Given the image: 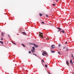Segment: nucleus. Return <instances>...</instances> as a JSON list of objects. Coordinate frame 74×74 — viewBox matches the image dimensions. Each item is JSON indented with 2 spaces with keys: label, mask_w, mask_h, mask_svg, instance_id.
Instances as JSON below:
<instances>
[{
  "label": "nucleus",
  "mask_w": 74,
  "mask_h": 74,
  "mask_svg": "<svg viewBox=\"0 0 74 74\" xmlns=\"http://www.w3.org/2000/svg\"><path fill=\"white\" fill-rule=\"evenodd\" d=\"M8 36L9 37H11V36H10L9 35H8Z\"/></svg>",
  "instance_id": "b1692460"
},
{
  "label": "nucleus",
  "mask_w": 74,
  "mask_h": 74,
  "mask_svg": "<svg viewBox=\"0 0 74 74\" xmlns=\"http://www.w3.org/2000/svg\"><path fill=\"white\" fill-rule=\"evenodd\" d=\"M1 40H3V38H1Z\"/></svg>",
  "instance_id": "473e14b6"
},
{
  "label": "nucleus",
  "mask_w": 74,
  "mask_h": 74,
  "mask_svg": "<svg viewBox=\"0 0 74 74\" xmlns=\"http://www.w3.org/2000/svg\"><path fill=\"white\" fill-rule=\"evenodd\" d=\"M52 5H53V6H54L55 5H56V4H52Z\"/></svg>",
  "instance_id": "f3484780"
},
{
  "label": "nucleus",
  "mask_w": 74,
  "mask_h": 74,
  "mask_svg": "<svg viewBox=\"0 0 74 74\" xmlns=\"http://www.w3.org/2000/svg\"><path fill=\"white\" fill-rule=\"evenodd\" d=\"M69 49H67V48H66V51H69Z\"/></svg>",
  "instance_id": "6ab92c4d"
},
{
  "label": "nucleus",
  "mask_w": 74,
  "mask_h": 74,
  "mask_svg": "<svg viewBox=\"0 0 74 74\" xmlns=\"http://www.w3.org/2000/svg\"><path fill=\"white\" fill-rule=\"evenodd\" d=\"M73 58H74V56H73Z\"/></svg>",
  "instance_id": "c9c22d12"
},
{
  "label": "nucleus",
  "mask_w": 74,
  "mask_h": 74,
  "mask_svg": "<svg viewBox=\"0 0 74 74\" xmlns=\"http://www.w3.org/2000/svg\"><path fill=\"white\" fill-rule=\"evenodd\" d=\"M34 46L35 47V48H38V46L36 44H34Z\"/></svg>",
  "instance_id": "39448f33"
},
{
  "label": "nucleus",
  "mask_w": 74,
  "mask_h": 74,
  "mask_svg": "<svg viewBox=\"0 0 74 74\" xmlns=\"http://www.w3.org/2000/svg\"><path fill=\"white\" fill-rule=\"evenodd\" d=\"M45 67H47L48 65H47V64H46L45 65Z\"/></svg>",
  "instance_id": "2eb2a0df"
},
{
  "label": "nucleus",
  "mask_w": 74,
  "mask_h": 74,
  "mask_svg": "<svg viewBox=\"0 0 74 74\" xmlns=\"http://www.w3.org/2000/svg\"><path fill=\"white\" fill-rule=\"evenodd\" d=\"M51 53H54L55 52V51H51Z\"/></svg>",
  "instance_id": "9b49d317"
},
{
  "label": "nucleus",
  "mask_w": 74,
  "mask_h": 74,
  "mask_svg": "<svg viewBox=\"0 0 74 74\" xmlns=\"http://www.w3.org/2000/svg\"><path fill=\"white\" fill-rule=\"evenodd\" d=\"M57 29H58V30L57 31V32H59L60 31V30L62 29L61 28H59V27H57Z\"/></svg>",
  "instance_id": "7ed1b4c3"
},
{
  "label": "nucleus",
  "mask_w": 74,
  "mask_h": 74,
  "mask_svg": "<svg viewBox=\"0 0 74 74\" xmlns=\"http://www.w3.org/2000/svg\"><path fill=\"white\" fill-rule=\"evenodd\" d=\"M39 15H40V16H42V14H41V13H40Z\"/></svg>",
  "instance_id": "ddd939ff"
},
{
  "label": "nucleus",
  "mask_w": 74,
  "mask_h": 74,
  "mask_svg": "<svg viewBox=\"0 0 74 74\" xmlns=\"http://www.w3.org/2000/svg\"><path fill=\"white\" fill-rule=\"evenodd\" d=\"M47 40H48V39H49V38H46Z\"/></svg>",
  "instance_id": "c85d7f7f"
},
{
  "label": "nucleus",
  "mask_w": 74,
  "mask_h": 74,
  "mask_svg": "<svg viewBox=\"0 0 74 74\" xmlns=\"http://www.w3.org/2000/svg\"><path fill=\"white\" fill-rule=\"evenodd\" d=\"M56 1L57 2H58V0H56Z\"/></svg>",
  "instance_id": "72a5a7b5"
},
{
  "label": "nucleus",
  "mask_w": 74,
  "mask_h": 74,
  "mask_svg": "<svg viewBox=\"0 0 74 74\" xmlns=\"http://www.w3.org/2000/svg\"><path fill=\"white\" fill-rule=\"evenodd\" d=\"M65 44H67V42H65Z\"/></svg>",
  "instance_id": "cd10ccee"
},
{
  "label": "nucleus",
  "mask_w": 74,
  "mask_h": 74,
  "mask_svg": "<svg viewBox=\"0 0 74 74\" xmlns=\"http://www.w3.org/2000/svg\"><path fill=\"white\" fill-rule=\"evenodd\" d=\"M61 32L63 33H65L64 31H61Z\"/></svg>",
  "instance_id": "9d476101"
},
{
  "label": "nucleus",
  "mask_w": 74,
  "mask_h": 74,
  "mask_svg": "<svg viewBox=\"0 0 74 74\" xmlns=\"http://www.w3.org/2000/svg\"><path fill=\"white\" fill-rule=\"evenodd\" d=\"M49 74H51V73H49Z\"/></svg>",
  "instance_id": "f704fd0d"
},
{
  "label": "nucleus",
  "mask_w": 74,
  "mask_h": 74,
  "mask_svg": "<svg viewBox=\"0 0 74 74\" xmlns=\"http://www.w3.org/2000/svg\"><path fill=\"white\" fill-rule=\"evenodd\" d=\"M42 61L43 63H44V61L43 60H42Z\"/></svg>",
  "instance_id": "a211bd4d"
},
{
  "label": "nucleus",
  "mask_w": 74,
  "mask_h": 74,
  "mask_svg": "<svg viewBox=\"0 0 74 74\" xmlns=\"http://www.w3.org/2000/svg\"><path fill=\"white\" fill-rule=\"evenodd\" d=\"M48 73H49V72H48Z\"/></svg>",
  "instance_id": "e433bc0d"
},
{
  "label": "nucleus",
  "mask_w": 74,
  "mask_h": 74,
  "mask_svg": "<svg viewBox=\"0 0 74 74\" xmlns=\"http://www.w3.org/2000/svg\"><path fill=\"white\" fill-rule=\"evenodd\" d=\"M42 55L43 56H45V55H44V53H42Z\"/></svg>",
  "instance_id": "412c9836"
},
{
  "label": "nucleus",
  "mask_w": 74,
  "mask_h": 74,
  "mask_svg": "<svg viewBox=\"0 0 74 74\" xmlns=\"http://www.w3.org/2000/svg\"><path fill=\"white\" fill-rule=\"evenodd\" d=\"M58 54H60V55H61V54H60V51L58 52Z\"/></svg>",
  "instance_id": "dca6fc26"
},
{
  "label": "nucleus",
  "mask_w": 74,
  "mask_h": 74,
  "mask_svg": "<svg viewBox=\"0 0 74 74\" xmlns=\"http://www.w3.org/2000/svg\"><path fill=\"white\" fill-rule=\"evenodd\" d=\"M33 54L34 55H35L36 56H37V55H36V54H35L34 53V54Z\"/></svg>",
  "instance_id": "c756f323"
},
{
  "label": "nucleus",
  "mask_w": 74,
  "mask_h": 74,
  "mask_svg": "<svg viewBox=\"0 0 74 74\" xmlns=\"http://www.w3.org/2000/svg\"><path fill=\"white\" fill-rule=\"evenodd\" d=\"M1 35L2 36H3V32L2 33Z\"/></svg>",
  "instance_id": "bb28decb"
},
{
  "label": "nucleus",
  "mask_w": 74,
  "mask_h": 74,
  "mask_svg": "<svg viewBox=\"0 0 74 74\" xmlns=\"http://www.w3.org/2000/svg\"><path fill=\"white\" fill-rule=\"evenodd\" d=\"M65 48H66V47H63V49H65Z\"/></svg>",
  "instance_id": "aec40b11"
},
{
  "label": "nucleus",
  "mask_w": 74,
  "mask_h": 74,
  "mask_svg": "<svg viewBox=\"0 0 74 74\" xmlns=\"http://www.w3.org/2000/svg\"><path fill=\"white\" fill-rule=\"evenodd\" d=\"M70 63L71 64H73V62H72V60H71L70 61Z\"/></svg>",
  "instance_id": "0eeeda50"
},
{
  "label": "nucleus",
  "mask_w": 74,
  "mask_h": 74,
  "mask_svg": "<svg viewBox=\"0 0 74 74\" xmlns=\"http://www.w3.org/2000/svg\"><path fill=\"white\" fill-rule=\"evenodd\" d=\"M46 17H48V15H47V14H46Z\"/></svg>",
  "instance_id": "4be33fe9"
},
{
  "label": "nucleus",
  "mask_w": 74,
  "mask_h": 74,
  "mask_svg": "<svg viewBox=\"0 0 74 74\" xmlns=\"http://www.w3.org/2000/svg\"><path fill=\"white\" fill-rule=\"evenodd\" d=\"M51 47L52 48H55V45H52L51 46Z\"/></svg>",
  "instance_id": "423d86ee"
},
{
  "label": "nucleus",
  "mask_w": 74,
  "mask_h": 74,
  "mask_svg": "<svg viewBox=\"0 0 74 74\" xmlns=\"http://www.w3.org/2000/svg\"><path fill=\"white\" fill-rule=\"evenodd\" d=\"M66 63L67 64V65H68V66H69V63L68 62V61H67L66 62Z\"/></svg>",
  "instance_id": "6e6552de"
},
{
  "label": "nucleus",
  "mask_w": 74,
  "mask_h": 74,
  "mask_svg": "<svg viewBox=\"0 0 74 74\" xmlns=\"http://www.w3.org/2000/svg\"><path fill=\"white\" fill-rule=\"evenodd\" d=\"M12 42L13 43V44H15V45H16V44H15V43L13 42Z\"/></svg>",
  "instance_id": "5701e85b"
},
{
  "label": "nucleus",
  "mask_w": 74,
  "mask_h": 74,
  "mask_svg": "<svg viewBox=\"0 0 74 74\" xmlns=\"http://www.w3.org/2000/svg\"><path fill=\"white\" fill-rule=\"evenodd\" d=\"M42 33H41V32H39V36H40V37H41V38H43L44 37H43V35L42 34Z\"/></svg>",
  "instance_id": "f257e3e1"
},
{
  "label": "nucleus",
  "mask_w": 74,
  "mask_h": 74,
  "mask_svg": "<svg viewBox=\"0 0 74 74\" xmlns=\"http://www.w3.org/2000/svg\"><path fill=\"white\" fill-rule=\"evenodd\" d=\"M32 49H32L31 50L32 52V53H34V51L35 50V48H34V47H32Z\"/></svg>",
  "instance_id": "f03ea898"
},
{
  "label": "nucleus",
  "mask_w": 74,
  "mask_h": 74,
  "mask_svg": "<svg viewBox=\"0 0 74 74\" xmlns=\"http://www.w3.org/2000/svg\"><path fill=\"white\" fill-rule=\"evenodd\" d=\"M72 58H73V54H72Z\"/></svg>",
  "instance_id": "2f4dec72"
},
{
  "label": "nucleus",
  "mask_w": 74,
  "mask_h": 74,
  "mask_svg": "<svg viewBox=\"0 0 74 74\" xmlns=\"http://www.w3.org/2000/svg\"><path fill=\"white\" fill-rule=\"evenodd\" d=\"M42 23H44V22H42Z\"/></svg>",
  "instance_id": "7c9ffc66"
},
{
  "label": "nucleus",
  "mask_w": 74,
  "mask_h": 74,
  "mask_svg": "<svg viewBox=\"0 0 74 74\" xmlns=\"http://www.w3.org/2000/svg\"><path fill=\"white\" fill-rule=\"evenodd\" d=\"M33 45V44H32Z\"/></svg>",
  "instance_id": "4c0bfd02"
},
{
  "label": "nucleus",
  "mask_w": 74,
  "mask_h": 74,
  "mask_svg": "<svg viewBox=\"0 0 74 74\" xmlns=\"http://www.w3.org/2000/svg\"><path fill=\"white\" fill-rule=\"evenodd\" d=\"M43 53L44 54H45V55H47V56H48V53H47L46 51L43 52Z\"/></svg>",
  "instance_id": "20e7f679"
},
{
  "label": "nucleus",
  "mask_w": 74,
  "mask_h": 74,
  "mask_svg": "<svg viewBox=\"0 0 74 74\" xmlns=\"http://www.w3.org/2000/svg\"><path fill=\"white\" fill-rule=\"evenodd\" d=\"M23 34H26V33L25 32H22Z\"/></svg>",
  "instance_id": "1a4fd4ad"
},
{
  "label": "nucleus",
  "mask_w": 74,
  "mask_h": 74,
  "mask_svg": "<svg viewBox=\"0 0 74 74\" xmlns=\"http://www.w3.org/2000/svg\"><path fill=\"white\" fill-rule=\"evenodd\" d=\"M0 43H1V44H3V42L2 41H0Z\"/></svg>",
  "instance_id": "f8f14e48"
},
{
  "label": "nucleus",
  "mask_w": 74,
  "mask_h": 74,
  "mask_svg": "<svg viewBox=\"0 0 74 74\" xmlns=\"http://www.w3.org/2000/svg\"><path fill=\"white\" fill-rule=\"evenodd\" d=\"M61 45H60V44H59L58 45V47H60Z\"/></svg>",
  "instance_id": "393cba45"
},
{
  "label": "nucleus",
  "mask_w": 74,
  "mask_h": 74,
  "mask_svg": "<svg viewBox=\"0 0 74 74\" xmlns=\"http://www.w3.org/2000/svg\"><path fill=\"white\" fill-rule=\"evenodd\" d=\"M29 53H31V51H29Z\"/></svg>",
  "instance_id": "a878e982"
},
{
  "label": "nucleus",
  "mask_w": 74,
  "mask_h": 74,
  "mask_svg": "<svg viewBox=\"0 0 74 74\" xmlns=\"http://www.w3.org/2000/svg\"><path fill=\"white\" fill-rule=\"evenodd\" d=\"M22 45L23 47H26V46H25L24 44H22Z\"/></svg>",
  "instance_id": "4468645a"
}]
</instances>
